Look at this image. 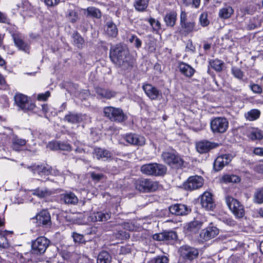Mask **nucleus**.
I'll list each match as a JSON object with an SVG mask.
<instances>
[{
    "instance_id": "58",
    "label": "nucleus",
    "mask_w": 263,
    "mask_h": 263,
    "mask_svg": "<svg viewBox=\"0 0 263 263\" xmlns=\"http://www.w3.org/2000/svg\"><path fill=\"white\" fill-rule=\"evenodd\" d=\"M130 251L131 248L129 246H122L120 247L119 253L121 254H126L130 253Z\"/></svg>"
},
{
    "instance_id": "4",
    "label": "nucleus",
    "mask_w": 263,
    "mask_h": 263,
    "mask_svg": "<svg viewBox=\"0 0 263 263\" xmlns=\"http://www.w3.org/2000/svg\"><path fill=\"white\" fill-rule=\"evenodd\" d=\"M225 201L227 206L234 215L237 218H240L245 215L243 205L236 199L227 195L225 197Z\"/></svg>"
},
{
    "instance_id": "35",
    "label": "nucleus",
    "mask_w": 263,
    "mask_h": 263,
    "mask_svg": "<svg viewBox=\"0 0 263 263\" xmlns=\"http://www.w3.org/2000/svg\"><path fill=\"white\" fill-rule=\"evenodd\" d=\"M149 0H135L134 6L136 11L144 12L148 7Z\"/></svg>"
},
{
    "instance_id": "24",
    "label": "nucleus",
    "mask_w": 263,
    "mask_h": 263,
    "mask_svg": "<svg viewBox=\"0 0 263 263\" xmlns=\"http://www.w3.org/2000/svg\"><path fill=\"white\" fill-rule=\"evenodd\" d=\"M96 93L100 99H110L116 95V92L108 88L96 87Z\"/></svg>"
},
{
    "instance_id": "7",
    "label": "nucleus",
    "mask_w": 263,
    "mask_h": 263,
    "mask_svg": "<svg viewBox=\"0 0 263 263\" xmlns=\"http://www.w3.org/2000/svg\"><path fill=\"white\" fill-rule=\"evenodd\" d=\"M14 99L15 104L17 106L18 110H22L24 112L31 111L32 110L31 100L27 96L21 93H16Z\"/></svg>"
},
{
    "instance_id": "51",
    "label": "nucleus",
    "mask_w": 263,
    "mask_h": 263,
    "mask_svg": "<svg viewBox=\"0 0 263 263\" xmlns=\"http://www.w3.org/2000/svg\"><path fill=\"white\" fill-rule=\"evenodd\" d=\"M199 22L200 25L203 27H205L209 25L210 21L208 19L207 12H203L200 14L199 18Z\"/></svg>"
},
{
    "instance_id": "21",
    "label": "nucleus",
    "mask_w": 263,
    "mask_h": 263,
    "mask_svg": "<svg viewBox=\"0 0 263 263\" xmlns=\"http://www.w3.org/2000/svg\"><path fill=\"white\" fill-rule=\"evenodd\" d=\"M218 146L217 143H212L208 141H200L196 144V148L200 154L209 152L211 149Z\"/></svg>"
},
{
    "instance_id": "63",
    "label": "nucleus",
    "mask_w": 263,
    "mask_h": 263,
    "mask_svg": "<svg viewBox=\"0 0 263 263\" xmlns=\"http://www.w3.org/2000/svg\"><path fill=\"white\" fill-rule=\"evenodd\" d=\"M123 226L124 229L129 231H131L133 229V226L129 222H124Z\"/></svg>"
},
{
    "instance_id": "46",
    "label": "nucleus",
    "mask_w": 263,
    "mask_h": 263,
    "mask_svg": "<svg viewBox=\"0 0 263 263\" xmlns=\"http://www.w3.org/2000/svg\"><path fill=\"white\" fill-rule=\"evenodd\" d=\"M128 41L134 44L135 48L139 49L141 47L142 41L135 34H128L127 36Z\"/></svg>"
},
{
    "instance_id": "15",
    "label": "nucleus",
    "mask_w": 263,
    "mask_h": 263,
    "mask_svg": "<svg viewBox=\"0 0 263 263\" xmlns=\"http://www.w3.org/2000/svg\"><path fill=\"white\" fill-rule=\"evenodd\" d=\"M48 246V241L44 237H40L34 241V255L44 253Z\"/></svg>"
},
{
    "instance_id": "5",
    "label": "nucleus",
    "mask_w": 263,
    "mask_h": 263,
    "mask_svg": "<svg viewBox=\"0 0 263 263\" xmlns=\"http://www.w3.org/2000/svg\"><path fill=\"white\" fill-rule=\"evenodd\" d=\"M229 126V121L224 117H215L210 122V128L214 134L224 133L228 130Z\"/></svg>"
},
{
    "instance_id": "30",
    "label": "nucleus",
    "mask_w": 263,
    "mask_h": 263,
    "mask_svg": "<svg viewBox=\"0 0 263 263\" xmlns=\"http://www.w3.org/2000/svg\"><path fill=\"white\" fill-rule=\"evenodd\" d=\"M104 29L105 34L109 37H115L118 35V28L112 21L107 22Z\"/></svg>"
},
{
    "instance_id": "11",
    "label": "nucleus",
    "mask_w": 263,
    "mask_h": 263,
    "mask_svg": "<svg viewBox=\"0 0 263 263\" xmlns=\"http://www.w3.org/2000/svg\"><path fill=\"white\" fill-rule=\"evenodd\" d=\"M111 216L110 211L103 210L91 213L87 217V220L89 222H105L109 220Z\"/></svg>"
},
{
    "instance_id": "37",
    "label": "nucleus",
    "mask_w": 263,
    "mask_h": 263,
    "mask_svg": "<svg viewBox=\"0 0 263 263\" xmlns=\"http://www.w3.org/2000/svg\"><path fill=\"white\" fill-rule=\"evenodd\" d=\"M211 67L216 72H221L224 66V62L218 59L211 60L209 61Z\"/></svg>"
},
{
    "instance_id": "3",
    "label": "nucleus",
    "mask_w": 263,
    "mask_h": 263,
    "mask_svg": "<svg viewBox=\"0 0 263 263\" xmlns=\"http://www.w3.org/2000/svg\"><path fill=\"white\" fill-rule=\"evenodd\" d=\"M59 174L58 170L52 168L51 166L46 163L34 165V176L37 180L46 179V177L49 175L57 176Z\"/></svg>"
},
{
    "instance_id": "53",
    "label": "nucleus",
    "mask_w": 263,
    "mask_h": 263,
    "mask_svg": "<svg viewBox=\"0 0 263 263\" xmlns=\"http://www.w3.org/2000/svg\"><path fill=\"white\" fill-rule=\"evenodd\" d=\"M182 2L185 6L192 5V7L197 9L200 5L201 0H182Z\"/></svg>"
},
{
    "instance_id": "47",
    "label": "nucleus",
    "mask_w": 263,
    "mask_h": 263,
    "mask_svg": "<svg viewBox=\"0 0 263 263\" xmlns=\"http://www.w3.org/2000/svg\"><path fill=\"white\" fill-rule=\"evenodd\" d=\"M222 180L225 183H237L240 181V178L235 175L227 174L222 177Z\"/></svg>"
},
{
    "instance_id": "28",
    "label": "nucleus",
    "mask_w": 263,
    "mask_h": 263,
    "mask_svg": "<svg viewBox=\"0 0 263 263\" xmlns=\"http://www.w3.org/2000/svg\"><path fill=\"white\" fill-rule=\"evenodd\" d=\"M246 135L252 141L260 140L263 139L262 132L257 128H248L247 130Z\"/></svg>"
},
{
    "instance_id": "18",
    "label": "nucleus",
    "mask_w": 263,
    "mask_h": 263,
    "mask_svg": "<svg viewBox=\"0 0 263 263\" xmlns=\"http://www.w3.org/2000/svg\"><path fill=\"white\" fill-rule=\"evenodd\" d=\"M14 43L15 46L19 48V49L25 52H28L30 49V47L28 44L24 41V36L22 34L19 33H13L12 34Z\"/></svg>"
},
{
    "instance_id": "41",
    "label": "nucleus",
    "mask_w": 263,
    "mask_h": 263,
    "mask_svg": "<svg viewBox=\"0 0 263 263\" xmlns=\"http://www.w3.org/2000/svg\"><path fill=\"white\" fill-rule=\"evenodd\" d=\"M154 176H164L167 171L166 167L162 164L154 163Z\"/></svg>"
},
{
    "instance_id": "29",
    "label": "nucleus",
    "mask_w": 263,
    "mask_h": 263,
    "mask_svg": "<svg viewBox=\"0 0 263 263\" xmlns=\"http://www.w3.org/2000/svg\"><path fill=\"white\" fill-rule=\"evenodd\" d=\"M86 118H88L89 121H90V118L85 115H82L80 114L70 112L69 114L65 116L64 120L69 123L76 124L80 123Z\"/></svg>"
},
{
    "instance_id": "56",
    "label": "nucleus",
    "mask_w": 263,
    "mask_h": 263,
    "mask_svg": "<svg viewBox=\"0 0 263 263\" xmlns=\"http://www.w3.org/2000/svg\"><path fill=\"white\" fill-rule=\"evenodd\" d=\"M155 263H168V258L165 256H158L155 259Z\"/></svg>"
},
{
    "instance_id": "27",
    "label": "nucleus",
    "mask_w": 263,
    "mask_h": 263,
    "mask_svg": "<svg viewBox=\"0 0 263 263\" xmlns=\"http://www.w3.org/2000/svg\"><path fill=\"white\" fill-rule=\"evenodd\" d=\"M60 202L62 203L75 205L78 202V198L74 193L70 192L60 195Z\"/></svg>"
},
{
    "instance_id": "39",
    "label": "nucleus",
    "mask_w": 263,
    "mask_h": 263,
    "mask_svg": "<svg viewBox=\"0 0 263 263\" xmlns=\"http://www.w3.org/2000/svg\"><path fill=\"white\" fill-rule=\"evenodd\" d=\"M12 231H0V247L5 248L8 247V241L7 236L12 234Z\"/></svg>"
},
{
    "instance_id": "25",
    "label": "nucleus",
    "mask_w": 263,
    "mask_h": 263,
    "mask_svg": "<svg viewBox=\"0 0 263 263\" xmlns=\"http://www.w3.org/2000/svg\"><path fill=\"white\" fill-rule=\"evenodd\" d=\"M153 238L154 240L157 241H169L176 239L177 235L175 232L173 231L164 232L154 234Z\"/></svg>"
},
{
    "instance_id": "44",
    "label": "nucleus",
    "mask_w": 263,
    "mask_h": 263,
    "mask_svg": "<svg viewBox=\"0 0 263 263\" xmlns=\"http://www.w3.org/2000/svg\"><path fill=\"white\" fill-rule=\"evenodd\" d=\"M72 36L74 44L79 48H82L84 41L81 35L78 32H74Z\"/></svg>"
},
{
    "instance_id": "50",
    "label": "nucleus",
    "mask_w": 263,
    "mask_h": 263,
    "mask_svg": "<svg viewBox=\"0 0 263 263\" xmlns=\"http://www.w3.org/2000/svg\"><path fill=\"white\" fill-rule=\"evenodd\" d=\"M66 17L69 22L73 23L78 20V13L72 9H68L66 14Z\"/></svg>"
},
{
    "instance_id": "49",
    "label": "nucleus",
    "mask_w": 263,
    "mask_h": 263,
    "mask_svg": "<svg viewBox=\"0 0 263 263\" xmlns=\"http://www.w3.org/2000/svg\"><path fill=\"white\" fill-rule=\"evenodd\" d=\"M231 72L233 76L238 80H242L245 76L244 72L239 68L236 66L232 67Z\"/></svg>"
},
{
    "instance_id": "34",
    "label": "nucleus",
    "mask_w": 263,
    "mask_h": 263,
    "mask_svg": "<svg viewBox=\"0 0 263 263\" xmlns=\"http://www.w3.org/2000/svg\"><path fill=\"white\" fill-rule=\"evenodd\" d=\"M253 202L256 204L263 203V187H258L255 189L253 195Z\"/></svg>"
},
{
    "instance_id": "22",
    "label": "nucleus",
    "mask_w": 263,
    "mask_h": 263,
    "mask_svg": "<svg viewBox=\"0 0 263 263\" xmlns=\"http://www.w3.org/2000/svg\"><path fill=\"white\" fill-rule=\"evenodd\" d=\"M36 222L39 224L50 226L51 224V217L49 213L45 210L41 211L35 216Z\"/></svg>"
},
{
    "instance_id": "42",
    "label": "nucleus",
    "mask_w": 263,
    "mask_h": 263,
    "mask_svg": "<svg viewBox=\"0 0 263 263\" xmlns=\"http://www.w3.org/2000/svg\"><path fill=\"white\" fill-rule=\"evenodd\" d=\"M111 256L107 251H102L98 255L97 263H110Z\"/></svg>"
},
{
    "instance_id": "52",
    "label": "nucleus",
    "mask_w": 263,
    "mask_h": 263,
    "mask_svg": "<svg viewBox=\"0 0 263 263\" xmlns=\"http://www.w3.org/2000/svg\"><path fill=\"white\" fill-rule=\"evenodd\" d=\"M71 236L73 238V241L76 243H85L86 242L84 236L81 234L73 232Z\"/></svg>"
},
{
    "instance_id": "62",
    "label": "nucleus",
    "mask_w": 263,
    "mask_h": 263,
    "mask_svg": "<svg viewBox=\"0 0 263 263\" xmlns=\"http://www.w3.org/2000/svg\"><path fill=\"white\" fill-rule=\"evenodd\" d=\"M253 153L256 155L263 156V147H256L253 150Z\"/></svg>"
},
{
    "instance_id": "38",
    "label": "nucleus",
    "mask_w": 263,
    "mask_h": 263,
    "mask_svg": "<svg viewBox=\"0 0 263 263\" xmlns=\"http://www.w3.org/2000/svg\"><path fill=\"white\" fill-rule=\"evenodd\" d=\"M154 163H151L143 165L140 168L141 172L148 176H154Z\"/></svg>"
},
{
    "instance_id": "31",
    "label": "nucleus",
    "mask_w": 263,
    "mask_h": 263,
    "mask_svg": "<svg viewBox=\"0 0 263 263\" xmlns=\"http://www.w3.org/2000/svg\"><path fill=\"white\" fill-rule=\"evenodd\" d=\"M48 147L52 150H61L70 151L71 150V146L69 144L64 142L57 141L50 142Z\"/></svg>"
},
{
    "instance_id": "14",
    "label": "nucleus",
    "mask_w": 263,
    "mask_h": 263,
    "mask_svg": "<svg viewBox=\"0 0 263 263\" xmlns=\"http://www.w3.org/2000/svg\"><path fill=\"white\" fill-rule=\"evenodd\" d=\"M232 156L230 154H224L217 157L214 162V168L216 171H220L228 165L232 160Z\"/></svg>"
},
{
    "instance_id": "2",
    "label": "nucleus",
    "mask_w": 263,
    "mask_h": 263,
    "mask_svg": "<svg viewBox=\"0 0 263 263\" xmlns=\"http://www.w3.org/2000/svg\"><path fill=\"white\" fill-rule=\"evenodd\" d=\"M104 116L111 121L122 123L125 121L127 116L124 113L123 110L118 107L106 106L103 108Z\"/></svg>"
},
{
    "instance_id": "6",
    "label": "nucleus",
    "mask_w": 263,
    "mask_h": 263,
    "mask_svg": "<svg viewBox=\"0 0 263 263\" xmlns=\"http://www.w3.org/2000/svg\"><path fill=\"white\" fill-rule=\"evenodd\" d=\"M136 189L141 192H151L155 191L158 187V183L150 179L142 178L137 180L135 182Z\"/></svg>"
},
{
    "instance_id": "19",
    "label": "nucleus",
    "mask_w": 263,
    "mask_h": 263,
    "mask_svg": "<svg viewBox=\"0 0 263 263\" xmlns=\"http://www.w3.org/2000/svg\"><path fill=\"white\" fill-rule=\"evenodd\" d=\"M170 212L176 215H186L191 212V209L186 205L183 204H175L169 208Z\"/></svg>"
},
{
    "instance_id": "10",
    "label": "nucleus",
    "mask_w": 263,
    "mask_h": 263,
    "mask_svg": "<svg viewBox=\"0 0 263 263\" xmlns=\"http://www.w3.org/2000/svg\"><path fill=\"white\" fill-rule=\"evenodd\" d=\"M180 257L184 260H192L196 258L199 254L198 249L188 245H183L179 249Z\"/></svg>"
},
{
    "instance_id": "12",
    "label": "nucleus",
    "mask_w": 263,
    "mask_h": 263,
    "mask_svg": "<svg viewBox=\"0 0 263 263\" xmlns=\"http://www.w3.org/2000/svg\"><path fill=\"white\" fill-rule=\"evenodd\" d=\"M203 179L199 176L190 177L184 184V187L186 190H194L202 186Z\"/></svg>"
},
{
    "instance_id": "26",
    "label": "nucleus",
    "mask_w": 263,
    "mask_h": 263,
    "mask_svg": "<svg viewBox=\"0 0 263 263\" xmlns=\"http://www.w3.org/2000/svg\"><path fill=\"white\" fill-rule=\"evenodd\" d=\"M93 155L98 160L102 161H106L111 157V154L108 150L99 147L94 149Z\"/></svg>"
},
{
    "instance_id": "8",
    "label": "nucleus",
    "mask_w": 263,
    "mask_h": 263,
    "mask_svg": "<svg viewBox=\"0 0 263 263\" xmlns=\"http://www.w3.org/2000/svg\"><path fill=\"white\" fill-rule=\"evenodd\" d=\"M180 26L186 34L197 32L201 29L199 25H197L195 21H187L186 14L185 11L181 12Z\"/></svg>"
},
{
    "instance_id": "48",
    "label": "nucleus",
    "mask_w": 263,
    "mask_h": 263,
    "mask_svg": "<svg viewBox=\"0 0 263 263\" xmlns=\"http://www.w3.org/2000/svg\"><path fill=\"white\" fill-rule=\"evenodd\" d=\"M51 194V191L45 188H37L34 190V195L41 198L47 197L50 195Z\"/></svg>"
},
{
    "instance_id": "59",
    "label": "nucleus",
    "mask_w": 263,
    "mask_h": 263,
    "mask_svg": "<svg viewBox=\"0 0 263 263\" xmlns=\"http://www.w3.org/2000/svg\"><path fill=\"white\" fill-rule=\"evenodd\" d=\"M195 50V47L193 46L192 42H189L186 46V51L193 53Z\"/></svg>"
},
{
    "instance_id": "36",
    "label": "nucleus",
    "mask_w": 263,
    "mask_h": 263,
    "mask_svg": "<svg viewBox=\"0 0 263 263\" xmlns=\"http://www.w3.org/2000/svg\"><path fill=\"white\" fill-rule=\"evenodd\" d=\"M202 224V222L198 220L191 221L188 224L187 230L191 233H196L201 228Z\"/></svg>"
},
{
    "instance_id": "54",
    "label": "nucleus",
    "mask_w": 263,
    "mask_h": 263,
    "mask_svg": "<svg viewBox=\"0 0 263 263\" xmlns=\"http://www.w3.org/2000/svg\"><path fill=\"white\" fill-rule=\"evenodd\" d=\"M148 22L154 30L158 31L161 29V23L159 21H156L153 18H150Z\"/></svg>"
},
{
    "instance_id": "40",
    "label": "nucleus",
    "mask_w": 263,
    "mask_h": 263,
    "mask_svg": "<svg viewBox=\"0 0 263 263\" xmlns=\"http://www.w3.org/2000/svg\"><path fill=\"white\" fill-rule=\"evenodd\" d=\"M260 115V111L257 109H253L248 111L245 114V117L247 120L249 121H254L258 119Z\"/></svg>"
},
{
    "instance_id": "32",
    "label": "nucleus",
    "mask_w": 263,
    "mask_h": 263,
    "mask_svg": "<svg viewBox=\"0 0 263 263\" xmlns=\"http://www.w3.org/2000/svg\"><path fill=\"white\" fill-rule=\"evenodd\" d=\"M234 13V9L229 5H225L220 8L219 11L218 16L221 19H228Z\"/></svg>"
},
{
    "instance_id": "17",
    "label": "nucleus",
    "mask_w": 263,
    "mask_h": 263,
    "mask_svg": "<svg viewBox=\"0 0 263 263\" xmlns=\"http://www.w3.org/2000/svg\"><path fill=\"white\" fill-rule=\"evenodd\" d=\"M123 138L128 143L133 145L142 146L145 143V139L144 137L136 134H126Z\"/></svg>"
},
{
    "instance_id": "43",
    "label": "nucleus",
    "mask_w": 263,
    "mask_h": 263,
    "mask_svg": "<svg viewBox=\"0 0 263 263\" xmlns=\"http://www.w3.org/2000/svg\"><path fill=\"white\" fill-rule=\"evenodd\" d=\"M12 143L13 148L15 151H17L19 146H23L26 144V140L20 139L15 135H13L12 137Z\"/></svg>"
},
{
    "instance_id": "60",
    "label": "nucleus",
    "mask_w": 263,
    "mask_h": 263,
    "mask_svg": "<svg viewBox=\"0 0 263 263\" xmlns=\"http://www.w3.org/2000/svg\"><path fill=\"white\" fill-rule=\"evenodd\" d=\"M90 175H91V178L93 180H96L97 181L101 180L103 177V175L102 174H101V173L97 174V173H96L95 172H91Z\"/></svg>"
},
{
    "instance_id": "23",
    "label": "nucleus",
    "mask_w": 263,
    "mask_h": 263,
    "mask_svg": "<svg viewBox=\"0 0 263 263\" xmlns=\"http://www.w3.org/2000/svg\"><path fill=\"white\" fill-rule=\"evenodd\" d=\"M178 68L180 72L186 78H191L195 72V70L191 65L183 62L179 63Z\"/></svg>"
},
{
    "instance_id": "57",
    "label": "nucleus",
    "mask_w": 263,
    "mask_h": 263,
    "mask_svg": "<svg viewBox=\"0 0 263 263\" xmlns=\"http://www.w3.org/2000/svg\"><path fill=\"white\" fill-rule=\"evenodd\" d=\"M50 96L49 91H46L45 93L39 94L37 96V100L39 101H46Z\"/></svg>"
},
{
    "instance_id": "1",
    "label": "nucleus",
    "mask_w": 263,
    "mask_h": 263,
    "mask_svg": "<svg viewBox=\"0 0 263 263\" xmlns=\"http://www.w3.org/2000/svg\"><path fill=\"white\" fill-rule=\"evenodd\" d=\"M109 57L113 63L124 69L132 68L134 64L135 60L125 45L119 44L111 47Z\"/></svg>"
},
{
    "instance_id": "45",
    "label": "nucleus",
    "mask_w": 263,
    "mask_h": 263,
    "mask_svg": "<svg viewBox=\"0 0 263 263\" xmlns=\"http://www.w3.org/2000/svg\"><path fill=\"white\" fill-rule=\"evenodd\" d=\"M87 15L91 17L100 18L101 17V12L100 10L93 7H88L86 10Z\"/></svg>"
},
{
    "instance_id": "61",
    "label": "nucleus",
    "mask_w": 263,
    "mask_h": 263,
    "mask_svg": "<svg viewBox=\"0 0 263 263\" xmlns=\"http://www.w3.org/2000/svg\"><path fill=\"white\" fill-rule=\"evenodd\" d=\"M60 0H44L46 4L48 6H53L57 5Z\"/></svg>"
},
{
    "instance_id": "16",
    "label": "nucleus",
    "mask_w": 263,
    "mask_h": 263,
    "mask_svg": "<svg viewBox=\"0 0 263 263\" xmlns=\"http://www.w3.org/2000/svg\"><path fill=\"white\" fill-rule=\"evenodd\" d=\"M200 203L202 206L208 211L213 210L215 206L212 198V195L208 192H204L201 196Z\"/></svg>"
},
{
    "instance_id": "33",
    "label": "nucleus",
    "mask_w": 263,
    "mask_h": 263,
    "mask_svg": "<svg viewBox=\"0 0 263 263\" xmlns=\"http://www.w3.org/2000/svg\"><path fill=\"white\" fill-rule=\"evenodd\" d=\"M177 13L172 11L166 14L164 20L167 26L173 27L177 20Z\"/></svg>"
},
{
    "instance_id": "9",
    "label": "nucleus",
    "mask_w": 263,
    "mask_h": 263,
    "mask_svg": "<svg viewBox=\"0 0 263 263\" xmlns=\"http://www.w3.org/2000/svg\"><path fill=\"white\" fill-rule=\"evenodd\" d=\"M161 156L164 162L173 167H179L183 165L182 159L174 152H165Z\"/></svg>"
},
{
    "instance_id": "20",
    "label": "nucleus",
    "mask_w": 263,
    "mask_h": 263,
    "mask_svg": "<svg viewBox=\"0 0 263 263\" xmlns=\"http://www.w3.org/2000/svg\"><path fill=\"white\" fill-rule=\"evenodd\" d=\"M142 88L146 96L152 100H156L161 95V91L149 84H145Z\"/></svg>"
},
{
    "instance_id": "13",
    "label": "nucleus",
    "mask_w": 263,
    "mask_h": 263,
    "mask_svg": "<svg viewBox=\"0 0 263 263\" xmlns=\"http://www.w3.org/2000/svg\"><path fill=\"white\" fill-rule=\"evenodd\" d=\"M219 229L217 227L211 224L201 231L200 237L202 241H208L216 237L219 234Z\"/></svg>"
},
{
    "instance_id": "64",
    "label": "nucleus",
    "mask_w": 263,
    "mask_h": 263,
    "mask_svg": "<svg viewBox=\"0 0 263 263\" xmlns=\"http://www.w3.org/2000/svg\"><path fill=\"white\" fill-rule=\"evenodd\" d=\"M256 170L259 173L263 174V164H259L256 167Z\"/></svg>"
},
{
    "instance_id": "55",
    "label": "nucleus",
    "mask_w": 263,
    "mask_h": 263,
    "mask_svg": "<svg viewBox=\"0 0 263 263\" xmlns=\"http://www.w3.org/2000/svg\"><path fill=\"white\" fill-rule=\"evenodd\" d=\"M251 89L256 93H261L262 89L260 86L258 84H253L250 85Z\"/></svg>"
}]
</instances>
